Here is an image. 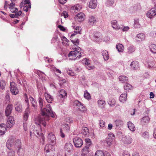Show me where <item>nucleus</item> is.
<instances>
[{
	"label": "nucleus",
	"mask_w": 156,
	"mask_h": 156,
	"mask_svg": "<svg viewBox=\"0 0 156 156\" xmlns=\"http://www.w3.org/2000/svg\"><path fill=\"white\" fill-rule=\"evenodd\" d=\"M7 147L9 149H11L15 148L18 149L17 154L20 156H22L23 155V153L20 152L21 147V142L19 139L14 140V137L13 136L10 137L6 142Z\"/></svg>",
	"instance_id": "obj_1"
},
{
	"label": "nucleus",
	"mask_w": 156,
	"mask_h": 156,
	"mask_svg": "<svg viewBox=\"0 0 156 156\" xmlns=\"http://www.w3.org/2000/svg\"><path fill=\"white\" fill-rule=\"evenodd\" d=\"M43 117H37L35 119V123L37 125V127L33 130V131L31 129L30 131V136L31 137L32 136H35L36 137L41 135L42 130L40 125H42L44 126H46V122L43 119Z\"/></svg>",
	"instance_id": "obj_2"
},
{
	"label": "nucleus",
	"mask_w": 156,
	"mask_h": 156,
	"mask_svg": "<svg viewBox=\"0 0 156 156\" xmlns=\"http://www.w3.org/2000/svg\"><path fill=\"white\" fill-rule=\"evenodd\" d=\"M42 115L38 117H43L44 119L46 120H49V116L52 118L55 116V114L52 110L51 107L49 104L47 105L45 108H42L41 110Z\"/></svg>",
	"instance_id": "obj_3"
},
{
	"label": "nucleus",
	"mask_w": 156,
	"mask_h": 156,
	"mask_svg": "<svg viewBox=\"0 0 156 156\" xmlns=\"http://www.w3.org/2000/svg\"><path fill=\"white\" fill-rule=\"evenodd\" d=\"M76 50L69 52L68 56L70 59L71 60H76L79 59L81 56V49L80 47L75 48Z\"/></svg>",
	"instance_id": "obj_4"
},
{
	"label": "nucleus",
	"mask_w": 156,
	"mask_h": 156,
	"mask_svg": "<svg viewBox=\"0 0 156 156\" xmlns=\"http://www.w3.org/2000/svg\"><path fill=\"white\" fill-rule=\"evenodd\" d=\"M44 151L46 156H54L55 152V144H47L44 147Z\"/></svg>",
	"instance_id": "obj_5"
},
{
	"label": "nucleus",
	"mask_w": 156,
	"mask_h": 156,
	"mask_svg": "<svg viewBox=\"0 0 156 156\" xmlns=\"http://www.w3.org/2000/svg\"><path fill=\"white\" fill-rule=\"evenodd\" d=\"M146 62L148 68L154 69L156 68V63L154 61V58L152 56H147L146 58Z\"/></svg>",
	"instance_id": "obj_6"
},
{
	"label": "nucleus",
	"mask_w": 156,
	"mask_h": 156,
	"mask_svg": "<svg viewBox=\"0 0 156 156\" xmlns=\"http://www.w3.org/2000/svg\"><path fill=\"white\" fill-rule=\"evenodd\" d=\"M59 95L58 97V101L59 102H62L64 101V99L66 97L67 94L65 90L62 89L59 91Z\"/></svg>",
	"instance_id": "obj_7"
},
{
	"label": "nucleus",
	"mask_w": 156,
	"mask_h": 156,
	"mask_svg": "<svg viewBox=\"0 0 156 156\" xmlns=\"http://www.w3.org/2000/svg\"><path fill=\"white\" fill-rule=\"evenodd\" d=\"M10 90L12 94L14 95L18 94L19 92L16 87V84L14 82L10 83Z\"/></svg>",
	"instance_id": "obj_8"
},
{
	"label": "nucleus",
	"mask_w": 156,
	"mask_h": 156,
	"mask_svg": "<svg viewBox=\"0 0 156 156\" xmlns=\"http://www.w3.org/2000/svg\"><path fill=\"white\" fill-rule=\"evenodd\" d=\"M73 141L74 145L76 147H80L83 145V140L79 137L76 136L73 139Z\"/></svg>",
	"instance_id": "obj_9"
},
{
	"label": "nucleus",
	"mask_w": 156,
	"mask_h": 156,
	"mask_svg": "<svg viewBox=\"0 0 156 156\" xmlns=\"http://www.w3.org/2000/svg\"><path fill=\"white\" fill-rule=\"evenodd\" d=\"M156 15V5L149 10L147 13V16L150 18L152 19Z\"/></svg>",
	"instance_id": "obj_10"
},
{
	"label": "nucleus",
	"mask_w": 156,
	"mask_h": 156,
	"mask_svg": "<svg viewBox=\"0 0 156 156\" xmlns=\"http://www.w3.org/2000/svg\"><path fill=\"white\" fill-rule=\"evenodd\" d=\"M114 140V135L113 133H110L108 134V136L105 139V142L108 145L110 146Z\"/></svg>",
	"instance_id": "obj_11"
},
{
	"label": "nucleus",
	"mask_w": 156,
	"mask_h": 156,
	"mask_svg": "<svg viewBox=\"0 0 156 156\" xmlns=\"http://www.w3.org/2000/svg\"><path fill=\"white\" fill-rule=\"evenodd\" d=\"M7 118L6 122V126L8 128H11L15 123L14 119L12 116H9Z\"/></svg>",
	"instance_id": "obj_12"
},
{
	"label": "nucleus",
	"mask_w": 156,
	"mask_h": 156,
	"mask_svg": "<svg viewBox=\"0 0 156 156\" xmlns=\"http://www.w3.org/2000/svg\"><path fill=\"white\" fill-rule=\"evenodd\" d=\"M48 140L52 144H55L56 143V138L55 135L52 133H50L48 134L47 136Z\"/></svg>",
	"instance_id": "obj_13"
},
{
	"label": "nucleus",
	"mask_w": 156,
	"mask_h": 156,
	"mask_svg": "<svg viewBox=\"0 0 156 156\" xmlns=\"http://www.w3.org/2000/svg\"><path fill=\"white\" fill-rule=\"evenodd\" d=\"M122 141L125 144H130L132 141L131 137L129 135L123 136L122 138Z\"/></svg>",
	"instance_id": "obj_14"
},
{
	"label": "nucleus",
	"mask_w": 156,
	"mask_h": 156,
	"mask_svg": "<svg viewBox=\"0 0 156 156\" xmlns=\"http://www.w3.org/2000/svg\"><path fill=\"white\" fill-rule=\"evenodd\" d=\"M140 9V6L138 5H135L131 6L128 9V12L133 13L136 12Z\"/></svg>",
	"instance_id": "obj_15"
},
{
	"label": "nucleus",
	"mask_w": 156,
	"mask_h": 156,
	"mask_svg": "<svg viewBox=\"0 0 156 156\" xmlns=\"http://www.w3.org/2000/svg\"><path fill=\"white\" fill-rule=\"evenodd\" d=\"M98 22L96 18L94 16H91L89 17L88 19V23L89 25L93 26Z\"/></svg>",
	"instance_id": "obj_16"
},
{
	"label": "nucleus",
	"mask_w": 156,
	"mask_h": 156,
	"mask_svg": "<svg viewBox=\"0 0 156 156\" xmlns=\"http://www.w3.org/2000/svg\"><path fill=\"white\" fill-rule=\"evenodd\" d=\"M85 15L82 12H80L76 15L75 19L79 22H81L84 20Z\"/></svg>",
	"instance_id": "obj_17"
},
{
	"label": "nucleus",
	"mask_w": 156,
	"mask_h": 156,
	"mask_svg": "<svg viewBox=\"0 0 156 156\" xmlns=\"http://www.w3.org/2000/svg\"><path fill=\"white\" fill-rule=\"evenodd\" d=\"M13 108V106L12 105H8L5 110V114L6 116L8 117L11 113Z\"/></svg>",
	"instance_id": "obj_18"
},
{
	"label": "nucleus",
	"mask_w": 156,
	"mask_h": 156,
	"mask_svg": "<svg viewBox=\"0 0 156 156\" xmlns=\"http://www.w3.org/2000/svg\"><path fill=\"white\" fill-rule=\"evenodd\" d=\"M73 146L70 143H66L65 146V149L68 152H70L73 151Z\"/></svg>",
	"instance_id": "obj_19"
},
{
	"label": "nucleus",
	"mask_w": 156,
	"mask_h": 156,
	"mask_svg": "<svg viewBox=\"0 0 156 156\" xmlns=\"http://www.w3.org/2000/svg\"><path fill=\"white\" fill-rule=\"evenodd\" d=\"M97 0H90L89 7L92 9H95L97 7Z\"/></svg>",
	"instance_id": "obj_20"
},
{
	"label": "nucleus",
	"mask_w": 156,
	"mask_h": 156,
	"mask_svg": "<svg viewBox=\"0 0 156 156\" xmlns=\"http://www.w3.org/2000/svg\"><path fill=\"white\" fill-rule=\"evenodd\" d=\"M94 39L95 41H98L102 39V35L99 32H95L94 33L93 35Z\"/></svg>",
	"instance_id": "obj_21"
},
{
	"label": "nucleus",
	"mask_w": 156,
	"mask_h": 156,
	"mask_svg": "<svg viewBox=\"0 0 156 156\" xmlns=\"http://www.w3.org/2000/svg\"><path fill=\"white\" fill-rule=\"evenodd\" d=\"M111 23L113 28L115 30H117L121 29V28L116 20H112L111 21Z\"/></svg>",
	"instance_id": "obj_22"
},
{
	"label": "nucleus",
	"mask_w": 156,
	"mask_h": 156,
	"mask_svg": "<svg viewBox=\"0 0 156 156\" xmlns=\"http://www.w3.org/2000/svg\"><path fill=\"white\" fill-rule=\"evenodd\" d=\"M44 95L45 99L48 103H51L52 102L53 99L52 96L47 92L44 93Z\"/></svg>",
	"instance_id": "obj_23"
},
{
	"label": "nucleus",
	"mask_w": 156,
	"mask_h": 156,
	"mask_svg": "<svg viewBox=\"0 0 156 156\" xmlns=\"http://www.w3.org/2000/svg\"><path fill=\"white\" fill-rule=\"evenodd\" d=\"M82 7L81 5L79 4H76L71 7V10L74 12L79 11L82 8Z\"/></svg>",
	"instance_id": "obj_24"
},
{
	"label": "nucleus",
	"mask_w": 156,
	"mask_h": 156,
	"mask_svg": "<svg viewBox=\"0 0 156 156\" xmlns=\"http://www.w3.org/2000/svg\"><path fill=\"white\" fill-rule=\"evenodd\" d=\"M145 35L143 33H141L137 35L136 39L137 41H141L145 39Z\"/></svg>",
	"instance_id": "obj_25"
},
{
	"label": "nucleus",
	"mask_w": 156,
	"mask_h": 156,
	"mask_svg": "<svg viewBox=\"0 0 156 156\" xmlns=\"http://www.w3.org/2000/svg\"><path fill=\"white\" fill-rule=\"evenodd\" d=\"M150 119L147 116L144 117L141 119V122L143 125H145L148 124L150 122Z\"/></svg>",
	"instance_id": "obj_26"
},
{
	"label": "nucleus",
	"mask_w": 156,
	"mask_h": 156,
	"mask_svg": "<svg viewBox=\"0 0 156 156\" xmlns=\"http://www.w3.org/2000/svg\"><path fill=\"white\" fill-rule=\"evenodd\" d=\"M130 66L134 70L137 69L139 68V63L136 61H133L130 64Z\"/></svg>",
	"instance_id": "obj_27"
},
{
	"label": "nucleus",
	"mask_w": 156,
	"mask_h": 156,
	"mask_svg": "<svg viewBox=\"0 0 156 156\" xmlns=\"http://www.w3.org/2000/svg\"><path fill=\"white\" fill-rule=\"evenodd\" d=\"M127 100V93L125 92L122 94L120 96L119 100L120 102L122 103L125 102Z\"/></svg>",
	"instance_id": "obj_28"
},
{
	"label": "nucleus",
	"mask_w": 156,
	"mask_h": 156,
	"mask_svg": "<svg viewBox=\"0 0 156 156\" xmlns=\"http://www.w3.org/2000/svg\"><path fill=\"white\" fill-rule=\"evenodd\" d=\"M30 100L32 105V107L34 109H36L37 108V103L36 100L32 97H30Z\"/></svg>",
	"instance_id": "obj_29"
},
{
	"label": "nucleus",
	"mask_w": 156,
	"mask_h": 156,
	"mask_svg": "<svg viewBox=\"0 0 156 156\" xmlns=\"http://www.w3.org/2000/svg\"><path fill=\"white\" fill-rule=\"evenodd\" d=\"M15 108L16 111L18 112H21L22 111V106L21 104L19 102L15 105Z\"/></svg>",
	"instance_id": "obj_30"
},
{
	"label": "nucleus",
	"mask_w": 156,
	"mask_h": 156,
	"mask_svg": "<svg viewBox=\"0 0 156 156\" xmlns=\"http://www.w3.org/2000/svg\"><path fill=\"white\" fill-rule=\"evenodd\" d=\"M62 43L65 46H67L69 45V41L64 36H62L61 37Z\"/></svg>",
	"instance_id": "obj_31"
},
{
	"label": "nucleus",
	"mask_w": 156,
	"mask_h": 156,
	"mask_svg": "<svg viewBox=\"0 0 156 156\" xmlns=\"http://www.w3.org/2000/svg\"><path fill=\"white\" fill-rule=\"evenodd\" d=\"M6 130V128L5 127V124H0V135H2L4 134Z\"/></svg>",
	"instance_id": "obj_32"
},
{
	"label": "nucleus",
	"mask_w": 156,
	"mask_h": 156,
	"mask_svg": "<svg viewBox=\"0 0 156 156\" xmlns=\"http://www.w3.org/2000/svg\"><path fill=\"white\" fill-rule=\"evenodd\" d=\"M89 152V147L86 146L83 147L81 150V155L84 156Z\"/></svg>",
	"instance_id": "obj_33"
},
{
	"label": "nucleus",
	"mask_w": 156,
	"mask_h": 156,
	"mask_svg": "<svg viewBox=\"0 0 156 156\" xmlns=\"http://www.w3.org/2000/svg\"><path fill=\"white\" fill-rule=\"evenodd\" d=\"M136 50L135 47L133 46H130L127 48V53L130 54L134 52Z\"/></svg>",
	"instance_id": "obj_34"
},
{
	"label": "nucleus",
	"mask_w": 156,
	"mask_h": 156,
	"mask_svg": "<svg viewBox=\"0 0 156 156\" xmlns=\"http://www.w3.org/2000/svg\"><path fill=\"white\" fill-rule=\"evenodd\" d=\"M116 48L119 52H123L124 50L123 45L121 44H118L116 46Z\"/></svg>",
	"instance_id": "obj_35"
},
{
	"label": "nucleus",
	"mask_w": 156,
	"mask_h": 156,
	"mask_svg": "<svg viewBox=\"0 0 156 156\" xmlns=\"http://www.w3.org/2000/svg\"><path fill=\"white\" fill-rule=\"evenodd\" d=\"M102 54L105 60L107 61L109 58V55L108 51L106 50H103L102 51Z\"/></svg>",
	"instance_id": "obj_36"
},
{
	"label": "nucleus",
	"mask_w": 156,
	"mask_h": 156,
	"mask_svg": "<svg viewBox=\"0 0 156 156\" xmlns=\"http://www.w3.org/2000/svg\"><path fill=\"white\" fill-rule=\"evenodd\" d=\"M72 27L74 29V33H76V34H80L81 33V27L80 26H74L73 25L72 26Z\"/></svg>",
	"instance_id": "obj_37"
},
{
	"label": "nucleus",
	"mask_w": 156,
	"mask_h": 156,
	"mask_svg": "<svg viewBox=\"0 0 156 156\" xmlns=\"http://www.w3.org/2000/svg\"><path fill=\"white\" fill-rule=\"evenodd\" d=\"M128 127L129 130L133 132L135 130V128L134 125L130 122L127 123Z\"/></svg>",
	"instance_id": "obj_38"
},
{
	"label": "nucleus",
	"mask_w": 156,
	"mask_h": 156,
	"mask_svg": "<svg viewBox=\"0 0 156 156\" xmlns=\"http://www.w3.org/2000/svg\"><path fill=\"white\" fill-rule=\"evenodd\" d=\"M30 108H27L26 109L24 115L23 116V120L25 121L27 120L28 117L29 116V114L30 113Z\"/></svg>",
	"instance_id": "obj_39"
},
{
	"label": "nucleus",
	"mask_w": 156,
	"mask_h": 156,
	"mask_svg": "<svg viewBox=\"0 0 156 156\" xmlns=\"http://www.w3.org/2000/svg\"><path fill=\"white\" fill-rule=\"evenodd\" d=\"M99 106L102 108H104L105 105V102L104 100H99L98 101Z\"/></svg>",
	"instance_id": "obj_40"
},
{
	"label": "nucleus",
	"mask_w": 156,
	"mask_h": 156,
	"mask_svg": "<svg viewBox=\"0 0 156 156\" xmlns=\"http://www.w3.org/2000/svg\"><path fill=\"white\" fill-rule=\"evenodd\" d=\"M119 80L122 83L126 82L128 81V78L124 76H120L119 77Z\"/></svg>",
	"instance_id": "obj_41"
},
{
	"label": "nucleus",
	"mask_w": 156,
	"mask_h": 156,
	"mask_svg": "<svg viewBox=\"0 0 156 156\" xmlns=\"http://www.w3.org/2000/svg\"><path fill=\"white\" fill-rule=\"evenodd\" d=\"M6 83L5 81L3 80H0V87L2 90H4L5 88Z\"/></svg>",
	"instance_id": "obj_42"
},
{
	"label": "nucleus",
	"mask_w": 156,
	"mask_h": 156,
	"mask_svg": "<svg viewBox=\"0 0 156 156\" xmlns=\"http://www.w3.org/2000/svg\"><path fill=\"white\" fill-rule=\"evenodd\" d=\"M114 122L116 127H120L123 124V121L120 119L116 120Z\"/></svg>",
	"instance_id": "obj_43"
},
{
	"label": "nucleus",
	"mask_w": 156,
	"mask_h": 156,
	"mask_svg": "<svg viewBox=\"0 0 156 156\" xmlns=\"http://www.w3.org/2000/svg\"><path fill=\"white\" fill-rule=\"evenodd\" d=\"M114 2V0H106L105 4L107 6H111L113 5Z\"/></svg>",
	"instance_id": "obj_44"
},
{
	"label": "nucleus",
	"mask_w": 156,
	"mask_h": 156,
	"mask_svg": "<svg viewBox=\"0 0 156 156\" xmlns=\"http://www.w3.org/2000/svg\"><path fill=\"white\" fill-rule=\"evenodd\" d=\"M151 51L154 53H156V45L152 44L150 46Z\"/></svg>",
	"instance_id": "obj_45"
},
{
	"label": "nucleus",
	"mask_w": 156,
	"mask_h": 156,
	"mask_svg": "<svg viewBox=\"0 0 156 156\" xmlns=\"http://www.w3.org/2000/svg\"><path fill=\"white\" fill-rule=\"evenodd\" d=\"M82 133L84 136L88 135L89 132L88 128L87 127H84L83 128Z\"/></svg>",
	"instance_id": "obj_46"
},
{
	"label": "nucleus",
	"mask_w": 156,
	"mask_h": 156,
	"mask_svg": "<svg viewBox=\"0 0 156 156\" xmlns=\"http://www.w3.org/2000/svg\"><path fill=\"white\" fill-rule=\"evenodd\" d=\"M39 105L41 108V110L43 108V106L44 104V101L43 100L41 97L38 98Z\"/></svg>",
	"instance_id": "obj_47"
},
{
	"label": "nucleus",
	"mask_w": 156,
	"mask_h": 156,
	"mask_svg": "<svg viewBox=\"0 0 156 156\" xmlns=\"http://www.w3.org/2000/svg\"><path fill=\"white\" fill-rule=\"evenodd\" d=\"M104 153L103 151L101 150H97L95 154V156H104Z\"/></svg>",
	"instance_id": "obj_48"
},
{
	"label": "nucleus",
	"mask_w": 156,
	"mask_h": 156,
	"mask_svg": "<svg viewBox=\"0 0 156 156\" xmlns=\"http://www.w3.org/2000/svg\"><path fill=\"white\" fill-rule=\"evenodd\" d=\"M124 88L125 90H128L132 88V86L130 84L127 83L124 86Z\"/></svg>",
	"instance_id": "obj_49"
},
{
	"label": "nucleus",
	"mask_w": 156,
	"mask_h": 156,
	"mask_svg": "<svg viewBox=\"0 0 156 156\" xmlns=\"http://www.w3.org/2000/svg\"><path fill=\"white\" fill-rule=\"evenodd\" d=\"M108 104L111 106H114L115 104V101L114 99L109 100L108 101Z\"/></svg>",
	"instance_id": "obj_50"
},
{
	"label": "nucleus",
	"mask_w": 156,
	"mask_h": 156,
	"mask_svg": "<svg viewBox=\"0 0 156 156\" xmlns=\"http://www.w3.org/2000/svg\"><path fill=\"white\" fill-rule=\"evenodd\" d=\"M84 97L85 98L88 100L90 98V94L86 90L84 92Z\"/></svg>",
	"instance_id": "obj_51"
},
{
	"label": "nucleus",
	"mask_w": 156,
	"mask_h": 156,
	"mask_svg": "<svg viewBox=\"0 0 156 156\" xmlns=\"http://www.w3.org/2000/svg\"><path fill=\"white\" fill-rule=\"evenodd\" d=\"M82 103L77 100H75L74 101L73 105L77 107V108L81 105Z\"/></svg>",
	"instance_id": "obj_52"
},
{
	"label": "nucleus",
	"mask_w": 156,
	"mask_h": 156,
	"mask_svg": "<svg viewBox=\"0 0 156 156\" xmlns=\"http://www.w3.org/2000/svg\"><path fill=\"white\" fill-rule=\"evenodd\" d=\"M10 150L8 151L7 156H15V152L13 150Z\"/></svg>",
	"instance_id": "obj_53"
},
{
	"label": "nucleus",
	"mask_w": 156,
	"mask_h": 156,
	"mask_svg": "<svg viewBox=\"0 0 156 156\" xmlns=\"http://www.w3.org/2000/svg\"><path fill=\"white\" fill-rule=\"evenodd\" d=\"M78 108L82 112H84L86 110L85 107L83 105L82 103L78 107Z\"/></svg>",
	"instance_id": "obj_54"
},
{
	"label": "nucleus",
	"mask_w": 156,
	"mask_h": 156,
	"mask_svg": "<svg viewBox=\"0 0 156 156\" xmlns=\"http://www.w3.org/2000/svg\"><path fill=\"white\" fill-rule=\"evenodd\" d=\"M51 70H52L54 71H55L57 73H59L60 74L62 72L61 71L57 69V68L55 67L54 66H51Z\"/></svg>",
	"instance_id": "obj_55"
},
{
	"label": "nucleus",
	"mask_w": 156,
	"mask_h": 156,
	"mask_svg": "<svg viewBox=\"0 0 156 156\" xmlns=\"http://www.w3.org/2000/svg\"><path fill=\"white\" fill-rule=\"evenodd\" d=\"M86 145L87 146H90L92 144L91 140L89 138H86L85 139Z\"/></svg>",
	"instance_id": "obj_56"
},
{
	"label": "nucleus",
	"mask_w": 156,
	"mask_h": 156,
	"mask_svg": "<svg viewBox=\"0 0 156 156\" xmlns=\"http://www.w3.org/2000/svg\"><path fill=\"white\" fill-rule=\"evenodd\" d=\"M134 27L136 28L140 27V24L139 23V20L138 19L134 20Z\"/></svg>",
	"instance_id": "obj_57"
},
{
	"label": "nucleus",
	"mask_w": 156,
	"mask_h": 156,
	"mask_svg": "<svg viewBox=\"0 0 156 156\" xmlns=\"http://www.w3.org/2000/svg\"><path fill=\"white\" fill-rule=\"evenodd\" d=\"M142 136L145 138H147L149 137V134L148 132L145 131L142 134Z\"/></svg>",
	"instance_id": "obj_58"
},
{
	"label": "nucleus",
	"mask_w": 156,
	"mask_h": 156,
	"mask_svg": "<svg viewBox=\"0 0 156 156\" xmlns=\"http://www.w3.org/2000/svg\"><path fill=\"white\" fill-rule=\"evenodd\" d=\"M82 62L83 64H85L86 66L90 62V61L88 59L84 58L82 60Z\"/></svg>",
	"instance_id": "obj_59"
},
{
	"label": "nucleus",
	"mask_w": 156,
	"mask_h": 156,
	"mask_svg": "<svg viewBox=\"0 0 156 156\" xmlns=\"http://www.w3.org/2000/svg\"><path fill=\"white\" fill-rule=\"evenodd\" d=\"M86 68L89 70L92 69L94 68L93 66L91 65L90 64V62L86 66Z\"/></svg>",
	"instance_id": "obj_60"
},
{
	"label": "nucleus",
	"mask_w": 156,
	"mask_h": 156,
	"mask_svg": "<svg viewBox=\"0 0 156 156\" xmlns=\"http://www.w3.org/2000/svg\"><path fill=\"white\" fill-rule=\"evenodd\" d=\"M100 126L101 128H103L105 126V123L102 120H100L99 122Z\"/></svg>",
	"instance_id": "obj_61"
},
{
	"label": "nucleus",
	"mask_w": 156,
	"mask_h": 156,
	"mask_svg": "<svg viewBox=\"0 0 156 156\" xmlns=\"http://www.w3.org/2000/svg\"><path fill=\"white\" fill-rule=\"evenodd\" d=\"M65 121L66 122L69 123H71L72 122V119L69 117H66L65 119Z\"/></svg>",
	"instance_id": "obj_62"
},
{
	"label": "nucleus",
	"mask_w": 156,
	"mask_h": 156,
	"mask_svg": "<svg viewBox=\"0 0 156 156\" xmlns=\"http://www.w3.org/2000/svg\"><path fill=\"white\" fill-rule=\"evenodd\" d=\"M35 73L37 74L39 76V77L41 76V75H44V73L43 72L39 70H35Z\"/></svg>",
	"instance_id": "obj_63"
},
{
	"label": "nucleus",
	"mask_w": 156,
	"mask_h": 156,
	"mask_svg": "<svg viewBox=\"0 0 156 156\" xmlns=\"http://www.w3.org/2000/svg\"><path fill=\"white\" fill-rule=\"evenodd\" d=\"M149 35L151 37H156V32H155V31L151 32L149 34Z\"/></svg>",
	"instance_id": "obj_64"
}]
</instances>
